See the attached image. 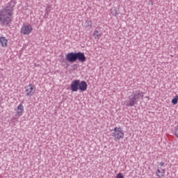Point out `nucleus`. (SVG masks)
<instances>
[{
	"label": "nucleus",
	"instance_id": "obj_4",
	"mask_svg": "<svg viewBox=\"0 0 178 178\" xmlns=\"http://www.w3.org/2000/svg\"><path fill=\"white\" fill-rule=\"evenodd\" d=\"M112 136L114 137L115 141H119V140L124 138V132L122 128L115 127Z\"/></svg>",
	"mask_w": 178,
	"mask_h": 178
},
{
	"label": "nucleus",
	"instance_id": "obj_15",
	"mask_svg": "<svg viewBox=\"0 0 178 178\" xmlns=\"http://www.w3.org/2000/svg\"><path fill=\"white\" fill-rule=\"evenodd\" d=\"M111 13L114 15L116 16V15H118V11L116 10V9L115 8H111Z\"/></svg>",
	"mask_w": 178,
	"mask_h": 178
},
{
	"label": "nucleus",
	"instance_id": "obj_7",
	"mask_svg": "<svg viewBox=\"0 0 178 178\" xmlns=\"http://www.w3.org/2000/svg\"><path fill=\"white\" fill-rule=\"evenodd\" d=\"M80 83V80H74L71 83V90L74 92L79 91V85Z\"/></svg>",
	"mask_w": 178,
	"mask_h": 178
},
{
	"label": "nucleus",
	"instance_id": "obj_8",
	"mask_svg": "<svg viewBox=\"0 0 178 178\" xmlns=\"http://www.w3.org/2000/svg\"><path fill=\"white\" fill-rule=\"evenodd\" d=\"M24 112V106H23V104H19L15 109V113L17 116H23Z\"/></svg>",
	"mask_w": 178,
	"mask_h": 178
},
{
	"label": "nucleus",
	"instance_id": "obj_5",
	"mask_svg": "<svg viewBox=\"0 0 178 178\" xmlns=\"http://www.w3.org/2000/svg\"><path fill=\"white\" fill-rule=\"evenodd\" d=\"M33 33V26L30 24H23L21 28V34L23 35H30Z\"/></svg>",
	"mask_w": 178,
	"mask_h": 178
},
{
	"label": "nucleus",
	"instance_id": "obj_17",
	"mask_svg": "<svg viewBox=\"0 0 178 178\" xmlns=\"http://www.w3.org/2000/svg\"><path fill=\"white\" fill-rule=\"evenodd\" d=\"M87 23H88V26H90V27L92 26V22L91 20L88 21Z\"/></svg>",
	"mask_w": 178,
	"mask_h": 178
},
{
	"label": "nucleus",
	"instance_id": "obj_9",
	"mask_svg": "<svg viewBox=\"0 0 178 178\" xmlns=\"http://www.w3.org/2000/svg\"><path fill=\"white\" fill-rule=\"evenodd\" d=\"M165 169L158 166V169L156 171V175L157 177L162 178L165 177Z\"/></svg>",
	"mask_w": 178,
	"mask_h": 178
},
{
	"label": "nucleus",
	"instance_id": "obj_6",
	"mask_svg": "<svg viewBox=\"0 0 178 178\" xmlns=\"http://www.w3.org/2000/svg\"><path fill=\"white\" fill-rule=\"evenodd\" d=\"M35 86L33 84H29L25 87V92L27 97H33V94H35Z\"/></svg>",
	"mask_w": 178,
	"mask_h": 178
},
{
	"label": "nucleus",
	"instance_id": "obj_12",
	"mask_svg": "<svg viewBox=\"0 0 178 178\" xmlns=\"http://www.w3.org/2000/svg\"><path fill=\"white\" fill-rule=\"evenodd\" d=\"M92 35L95 40H99V38L102 35V33H99L98 30H95L93 31Z\"/></svg>",
	"mask_w": 178,
	"mask_h": 178
},
{
	"label": "nucleus",
	"instance_id": "obj_13",
	"mask_svg": "<svg viewBox=\"0 0 178 178\" xmlns=\"http://www.w3.org/2000/svg\"><path fill=\"white\" fill-rule=\"evenodd\" d=\"M8 5L10 9H13V8H15V5H16V1L11 0L10 2L8 3Z\"/></svg>",
	"mask_w": 178,
	"mask_h": 178
},
{
	"label": "nucleus",
	"instance_id": "obj_3",
	"mask_svg": "<svg viewBox=\"0 0 178 178\" xmlns=\"http://www.w3.org/2000/svg\"><path fill=\"white\" fill-rule=\"evenodd\" d=\"M0 22L2 24L8 26L12 22V13L6 9L0 10Z\"/></svg>",
	"mask_w": 178,
	"mask_h": 178
},
{
	"label": "nucleus",
	"instance_id": "obj_18",
	"mask_svg": "<svg viewBox=\"0 0 178 178\" xmlns=\"http://www.w3.org/2000/svg\"><path fill=\"white\" fill-rule=\"evenodd\" d=\"M163 165H165V163L163 162L159 163V168H161L162 166H163Z\"/></svg>",
	"mask_w": 178,
	"mask_h": 178
},
{
	"label": "nucleus",
	"instance_id": "obj_1",
	"mask_svg": "<svg viewBox=\"0 0 178 178\" xmlns=\"http://www.w3.org/2000/svg\"><path fill=\"white\" fill-rule=\"evenodd\" d=\"M65 59L67 62H70V63H74V62H76L77 59L79 62H81L83 63L86 60V56L84 55V53L81 52H71L66 54Z\"/></svg>",
	"mask_w": 178,
	"mask_h": 178
},
{
	"label": "nucleus",
	"instance_id": "obj_10",
	"mask_svg": "<svg viewBox=\"0 0 178 178\" xmlns=\"http://www.w3.org/2000/svg\"><path fill=\"white\" fill-rule=\"evenodd\" d=\"M87 87H88V85L86 81H82L80 82V81H79V85L78 90H80V91H86Z\"/></svg>",
	"mask_w": 178,
	"mask_h": 178
},
{
	"label": "nucleus",
	"instance_id": "obj_16",
	"mask_svg": "<svg viewBox=\"0 0 178 178\" xmlns=\"http://www.w3.org/2000/svg\"><path fill=\"white\" fill-rule=\"evenodd\" d=\"M116 178H124V175H123L122 172H120L116 175Z\"/></svg>",
	"mask_w": 178,
	"mask_h": 178
},
{
	"label": "nucleus",
	"instance_id": "obj_2",
	"mask_svg": "<svg viewBox=\"0 0 178 178\" xmlns=\"http://www.w3.org/2000/svg\"><path fill=\"white\" fill-rule=\"evenodd\" d=\"M144 98V95L140 90H137L134 92L128 102H127V106H134L140 99H143Z\"/></svg>",
	"mask_w": 178,
	"mask_h": 178
},
{
	"label": "nucleus",
	"instance_id": "obj_14",
	"mask_svg": "<svg viewBox=\"0 0 178 178\" xmlns=\"http://www.w3.org/2000/svg\"><path fill=\"white\" fill-rule=\"evenodd\" d=\"M178 102V95H176L172 99V104L173 105H177Z\"/></svg>",
	"mask_w": 178,
	"mask_h": 178
},
{
	"label": "nucleus",
	"instance_id": "obj_11",
	"mask_svg": "<svg viewBox=\"0 0 178 178\" xmlns=\"http://www.w3.org/2000/svg\"><path fill=\"white\" fill-rule=\"evenodd\" d=\"M0 44L2 47V48H6L8 47V39L5 37H1L0 38Z\"/></svg>",
	"mask_w": 178,
	"mask_h": 178
}]
</instances>
